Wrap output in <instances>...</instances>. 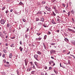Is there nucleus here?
Segmentation results:
<instances>
[{
	"label": "nucleus",
	"instance_id": "obj_1",
	"mask_svg": "<svg viewBox=\"0 0 75 75\" xmlns=\"http://www.w3.org/2000/svg\"><path fill=\"white\" fill-rule=\"evenodd\" d=\"M1 23L2 24H4V23H5V22H6V21H5V20L4 19H2L1 20Z\"/></svg>",
	"mask_w": 75,
	"mask_h": 75
},
{
	"label": "nucleus",
	"instance_id": "obj_2",
	"mask_svg": "<svg viewBox=\"0 0 75 75\" xmlns=\"http://www.w3.org/2000/svg\"><path fill=\"white\" fill-rule=\"evenodd\" d=\"M34 57L36 59V60H37V61H38V60L37 59V58H38V55H37V54H35L34 56Z\"/></svg>",
	"mask_w": 75,
	"mask_h": 75
},
{
	"label": "nucleus",
	"instance_id": "obj_3",
	"mask_svg": "<svg viewBox=\"0 0 75 75\" xmlns=\"http://www.w3.org/2000/svg\"><path fill=\"white\" fill-rule=\"evenodd\" d=\"M42 39L41 38H39L36 39V41H40Z\"/></svg>",
	"mask_w": 75,
	"mask_h": 75
},
{
	"label": "nucleus",
	"instance_id": "obj_4",
	"mask_svg": "<svg viewBox=\"0 0 75 75\" xmlns=\"http://www.w3.org/2000/svg\"><path fill=\"white\" fill-rule=\"evenodd\" d=\"M35 65H36L37 68H41V67H40V66L39 65L35 63Z\"/></svg>",
	"mask_w": 75,
	"mask_h": 75
},
{
	"label": "nucleus",
	"instance_id": "obj_5",
	"mask_svg": "<svg viewBox=\"0 0 75 75\" xmlns=\"http://www.w3.org/2000/svg\"><path fill=\"white\" fill-rule=\"evenodd\" d=\"M55 51L54 50H50L51 54H53V53H55Z\"/></svg>",
	"mask_w": 75,
	"mask_h": 75
},
{
	"label": "nucleus",
	"instance_id": "obj_6",
	"mask_svg": "<svg viewBox=\"0 0 75 75\" xmlns=\"http://www.w3.org/2000/svg\"><path fill=\"white\" fill-rule=\"evenodd\" d=\"M42 24L41 23V22H39L37 24V25L38 26H41L42 25Z\"/></svg>",
	"mask_w": 75,
	"mask_h": 75
},
{
	"label": "nucleus",
	"instance_id": "obj_7",
	"mask_svg": "<svg viewBox=\"0 0 75 75\" xmlns=\"http://www.w3.org/2000/svg\"><path fill=\"white\" fill-rule=\"evenodd\" d=\"M45 8H46V10H50V7L45 6Z\"/></svg>",
	"mask_w": 75,
	"mask_h": 75
},
{
	"label": "nucleus",
	"instance_id": "obj_8",
	"mask_svg": "<svg viewBox=\"0 0 75 75\" xmlns=\"http://www.w3.org/2000/svg\"><path fill=\"white\" fill-rule=\"evenodd\" d=\"M45 3H46V1H42L41 4H45Z\"/></svg>",
	"mask_w": 75,
	"mask_h": 75
},
{
	"label": "nucleus",
	"instance_id": "obj_9",
	"mask_svg": "<svg viewBox=\"0 0 75 75\" xmlns=\"http://www.w3.org/2000/svg\"><path fill=\"white\" fill-rule=\"evenodd\" d=\"M25 65L26 66H27V64H28V61H27V60H25Z\"/></svg>",
	"mask_w": 75,
	"mask_h": 75
},
{
	"label": "nucleus",
	"instance_id": "obj_10",
	"mask_svg": "<svg viewBox=\"0 0 75 75\" xmlns=\"http://www.w3.org/2000/svg\"><path fill=\"white\" fill-rule=\"evenodd\" d=\"M0 36L2 39H3V38H4V36L3 35V34Z\"/></svg>",
	"mask_w": 75,
	"mask_h": 75
},
{
	"label": "nucleus",
	"instance_id": "obj_11",
	"mask_svg": "<svg viewBox=\"0 0 75 75\" xmlns=\"http://www.w3.org/2000/svg\"><path fill=\"white\" fill-rule=\"evenodd\" d=\"M19 4L20 5H21V6H24V4L21 2H20L19 3Z\"/></svg>",
	"mask_w": 75,
	"mask_h": 75
},
{
	"label": "nucleus",
	"instance_id": "obj_12",
	"mask_svg": "<svg viewBox=\"0 0 75 75\" xmlns=\"http://www.w3.org/2000/svg\"><path fill=\"white\" fill-rule=\"evenodd\" d=\"M64 40L66 42H69V40H68V39H67V38H65L64 39Z\"/></svg>",
	"mask_w": 75,
	"mask_h": 75
},
{
	"label": "nucleus",
	"instance_id": "obj_13",
	"mask_svg": "<svg viewBox=\"0 0 75 75\" xmlns=\"http://www.w3.org/2000/svg\"><path fill=\"white\" fill-rule=\"evenodd\" d=\"M9 58H12V53H11L10 54Z\"/></svg>",
	"mask_w": 75,
	"mask_h": 75
},
{
	"label": "nucleus",
	"instance_id": "obj_14",
	"mask_svg": "<svg viewBox=\"0 0 75 75\" xmlns=\"http://www.w3.org/2000/svg\"><path fill=\"white\" fill-rule=\"evenodd\" d=\"M20 50V51H23V48L21 47H20V48H19Z\"/></svg>",
	"mask_w": 75,
	"mask_h": 75
},
{
	"label": "nucleus",
	"instance_id": "obj_15",
	"mask_svg": "<svg viewBox=\"0 0 75 75\" xmlns=\"http://www.w3.org/2000/svg\"><path fill=\"white\" fill-rule=\"evenodd\" d=\"M37 53H38V54H41V52L39 51H38L37 52Z\"/></svg>",
	"mask_w": 75,
	"mask_h": 75
},
{
	"label": "nucleus",
	"instance_id": "obj_16",
	"mask_svg": "<svg viewBox=\"0 0 75 75\" xmlns=\"http://www.w3.org/2000/svg\"><path fill=\"white\" fill-rule=\"evenodd\" d=\"M38 14H42V12L40 11L38 13Z\"/></svg>",
	"mask_w": 75,
	"mask_h": 75
},
{
	"label": "nucleus",
	"instance_id": "obj_17",
	"mask_svg": "<svg viewBox=\"0 0 75 75\" xmlns=\"http://www.w3.org/2000/svg\"><path fill=\"white\" fill-rule=\"evenodd\" d=\"M52 23L53 24H55V22H54V20H52Z\"/></svg>",
	"mask_w": 75,
	"mask_h": 75
},
{
	"label": "nucleus",
	"instance_id": "obj_18",
	"mask_svg": "<svg viewBox=\"0 0 75 75\" xmlns=\"http://www.w3.org/2000/svg\"><path fill=\"white\" fill-rule=\"evenodd\" d=\"M36 34L37 35H38V36H39V35H41V33H37Z\"/></svg>",
	"mask_w": 75,
	"mask_h": 75
},
{
	"label": "nucleus",
	"instance_id": "obj_19",
	"mask_svg": "<svg viewBox=\"0 0 75 75\" xmlns=\"http://www.w3.org/2000/svg\"><path fill=\"white\" fill-rule=\"evenodd\" d=\"M45 72V71L42 72L41 73V75H44V73Z\"/></svg>",
	"mask_w": 75,
	"mask_h": 75
},
{
	"label": "nucleus",
	"instance_id": "obj_20",
	"mask_svg": "<svg viewBox=\"0 0 75 75\" xmlns=\"http://www.w3.org/2000/svg\"><path fill=\"white\" fill-rule=\"evenodd\" d=\"M40 20V19H39V18H36V21H39Z\"/></svg>",
	"mask_w": 75,
	"mask_h": 75
},
{
	"label": "nucleus",
	"instance_id": "obj_21",
	"mask_svg": "<svg viewBox=\"0 0 75 75\" xmlns=\"http://www.w3.org/2000/svg\"><path fill=\"white\" fill-rule=\"evenodd\" d=\"M67 29L69 31H72V29H71L69 28H68Z\"/></svg>",
	"mask_w": 75,
	"mask_h": 75
},
{
	"label": "nucleus",
	"instance_id": "obj_22",
	"mask_svg": "<svg viewBox=\"0 0 75 75\" xmlns=\"http://www.w3.org/2000/svg\"><path fill=\"white\" fill-rule=\"evenodd\" d=\"M50 44L51 45H55L56 44L55 43H52Z\"/></svg>",
	"mask_w": 75,
	"mask_h": 75
},
{
	"label": "nucleus",
	"instance_id": "obj_23",
	"mask_svg": "<svg viewBox=\"0 0 75 75\" xmlns=\"http://www.w3.org/2000/svg\"><path fill=\"white\" fill-rule=\"evenodd\" d=\"M54 72H55L56 74H58V71H55V70H54Z\"/></svg>",
	"mask_w": 75,
	"mask_h": 75
},
{
	"label": "nucleus",
	"instance_id": "obj_24",
	"mask_svg": "<svg viewBox=\"0 0 75 75\" xmlns=\"http://www.w3.org/2000/svg\"><path fill=\"white\" fill-rule=\"evenodd\" d=\"M72 44H74V45H75V41H73L72 42Z\"/></svg>",
	"mask_w": 75,
	"mask_h": 75
},
{
	"label": "nucleus",
	"instance_id": "obj_25",
	"mask_svg": "<svg viewBox=\"0 0 75 75\" xmlns=\"http://www.w3.org/2000/svg\"><path fill=\"white\" fill-rule=\"evenodd\" d=\"M71 13L72 14H74V11L73 10H72L71 11Z\"/></svg>",
	"mask_w": 75,
	"mask_h": 75
},
{
	"label": "nucleus",
	"instance_id": "obj_26",
	"mask_svg": "<svg viewBox=\"0 0 75 75\" xmlns=\"http://www.w3.org/2000/svg\"><path fill=\"white\" fill-rule=\"evenodd\" d=\"M7 27H10V24H9V23H8L7 24Z\"/></svg>",
	"mask_w": 75,
	"mask_h": 75
},
{
	"label": "nucleus",
	"instance_id": "obj_27",
	"mask_svg": "<svg viewBox=\"0 0 75 75\" xmlns=\"http://www.w3.org/2000/svg\"><path fill=\"white\" fill-rule=\"evenodd\" d=\"M47 38V35H45V36L44 37V38L45 40L46 38Z\"/></svg>",
	"mask_w": 75,
	"mask_h": 75
},
{
	"label": "nucleus",
	"instance_id": "obj_28",
	"mask_svg": "<svg viewBox=\"0 0 75 75\" xmlns=\"http://www.w3.org/2000/svg\"><path fill=\"white\" fill-rule=\"evenodd\" d=\"M23 20L24 22H26V20L25 19H23Z\"/></svg>",
	"mask_w": 75,
	"mask_h": 75
},
{
	"label": "nucleus",
	"instance_id": "obj_29",
	"mask_svg": "<svg viewBox=\"0 0 75 75\" xmlns=\"http://www.w3.org/2000/svg\"><path fill=\"white\" fill-rule=\"evenodd\" d=\"M72 19L73 23H74L75 22V20H74V19L73 18H72Z\"/></svg>",
	"mask_w": 75,
	"mask_h": 75
},
{
	"label": "nucleus",
	"instance_id": "obj_30",
	"mask_svg": "<svg viewBox=\"0 0 75 75\" xmlns=\"http://www.w3.org/2000/svg\"><path fill=\"white\" fill-rule=\"evenodd\" d=\"M55 1H56V0H52V3H54Z\"/></svg>",
	"mask_w": 75,
	"mask_h": 75
},
{
	"label": "nucleus",
	"instance_id": "obj_31",
	"mask_svg": "<svg viewBox=\"0 0 75 75\" xmlns=\"http://www.w3.org/2000/svg\"><path fill=\"white\" fill-rule=\"evenodd\" d=\"M3 33L5 35H6V34H7V33H6V32H5V31H3Z\"/></svg>",
	"mask_w": 75,
	"mask_h": 75
},
{
	"label": "nucleus",
	"instance_id": "obj_32",
	"mask_svg": "<svg viewBox=\"0 0 75 75\" xmlns=\"http://www.w3.org/2000/svg\"><path fill=\"white\" fill-rule=\"evenodd\" d=\"M5 8H6V6H5L3 7L2 10H4V9H5Z\"/></svg>",
	"mask_w": 75,
	"mask_h": 75
},
{
	"label": "nucleus",
	"instance_id": "obj_33",
	"mask_svg": "<svg viewBox=\"0 0 75 75\" xmlns=\"http://www.w3.org/2000/svg\"><path fill=\"white\" fill-rule=\"evenodd\" d=\"M3 51L5 53H6V50L4 49V50Z\"/></svg>",
	"mask_w": 75,
	"mask_h": 75
},
{
	"label": "nucleus",
	"instance_id": "obj_34",
	"mask_svg": "<svg viewBox=\"0 0 75 75\" xmlns=\"http://www.w3.org/2000/svg\"><path fill=\"white\" fill-rule=\"evenodd\" d=\"M35 72V71H33L31 73L32 74H34V73Z\"/></svg>",
	"mask_w": 75,
	"mask_h": 75
},
{
	"label": "nucleus",
	"instance_id": "obj_35",
	"mask_svg": "<svg viewBox=\"0 0 75 75\" xmlns=\"http://www.w3.org/2000/svg\"><path fill=\"white\" fill-rule=\"evenodd\" d=\"M41 21H44V18H42L41 19Z\"/></svg>",
	"mask_w": 75,
	"mask_h": 75
},
{
	"label": "nucleus",
	"instance_id": "obj_36",
	"mask_svg": "<svg viewBox=\"0 0 75 75\" xmlns=\"http://www.w3.org/2000/svg\"><path fill=\"white\" fill-rule=\"evenodd\" d=\"M43 26L45 27H47V25H46V24H45L44 25H43Z\"/></svg>",
	"mask_w": 75,
	"mask_h": 75
},
{
	"label": "nucleus",
	"instance_id": "obj_37",
	"mask_svg": "<svg viewBox=\"0 0 75 75\" xmlns=\"http://www.w3.org/2000/svg\"><path fill=\"white\" fill-rule=\"evenodd\" d=\"M62 5L63 7H65V5L64 4H62Z\"/></svg>",
	"mask_w": 75,
	"mask_h": 75
},
{
	"label": "nucleus",
	"instance_id": "obj_38",
	"mask_svg": "<svg viewBox=\"0 0 75 75\" xmlns=\"http://www.w3.org/2000/svg\"><path fill=\"white\" fill-rule=\"evenodd\" d=\"M13 46H14V44H12L11 45V47H13Z\"/></svg>",
	"mask_w": 75,
	"mask_h": 75
},
{
	"label": "nucleus",
	"instance_id": "obj_39",
	"mask_svg": "<svg viewBox=\"0 0 75 75\" xmlns=\"http://www.w3.org/2000/svg\"><path fill=\"white\" fill-rule=\"evenodd\" d=\"M52 69V67H49V69H50V70H51Z\"/></svg>",
	"mask_w": 75,
	"mask_h": 75
},
{
	"label": "nucleus",
	"instance_id": "obj_40",
	"mask_svg": "<svg viewBox=\"0 0 75 75\" xmlns=\"http://www.w3.org/2000/svg\"><path fill=\"white\" fill-rule=\"evenodd\" d=\"M71 31L73 33H75V31L74 30L72 29Z\"/></svg>",
	"mask_w": 75,
	"mask_h": 75
},
{
	"label": "nucleus",
	"instance_id": "obj_41",
	"mask_svg": "<svg viewBox=\"0 0 75 75\" xmlns=\"http://www.w3.org/2000/svg\"><path fill=\"white\" fill-rule=\"evenodd\" d=\"M33 69H35V66L34 65H33Z\"/></svg>",
	"mask_w": 75,
	"mask_h": 75
},
{
	"label": "nucleus",
	"instance_id": "obj_42",
	"mask_svg": "<svg viewBox=\"0 0 75 75\" xmlns=\"http://www.w3.org/2000/svg\"><path fill=\"white\" fill-rule=\"evenodd\" d=\"M57 21H60V19H59L57 18Z\"/></svg>",
	"mask_w": 75,
	"mask_h": 75
},
{
	"label": "nucleus",
	"instance_id": "obj_43",
	"mask_svg": "<svg viewBox=\"0 0 75 75\" xmlns=\"http://www.w3.org/2000/svg\"><path fill=\"white\" fill-rule=\"evenodd\" d=\"M47 34H51V32H48V33H47Z\"/></svg>",
	"mask_w": 75,
	"mask_h": 75
},
{
	"label": "nucleus",
	"instance_id": "obj_44",
	"mask_svg": "<svg viewBox=\"0 0 75 75\" xmlns=\"http://www.w3.org/2000/svg\"><path fill=\"white\" fill-rule=\"evenodd\" d=\"M70 15V12H69L68 13V16H69Z\"/></svg>",
	"mask_w": 75,
	"mask_h": 75
},
{
	"label": "nucleus",
	"instance_id": "obj_45",
	"mask_svg": "<svg viewBox=\"0 0 75 75\" xmlns=\"http://www.w3.org/2000/svg\"><path fill=\"white\" fill-rule=\"evenodd\" d=\"M20 43L21 45H22V42L21 41L20 42Z\"/></svg>",
	"mask_w": 75,
	"mask_h": 75
},
{
	"label": "nucleus",
	"instance_id": "obj_46",
	"mask_svg": "<svg viewBox=\"0 0 75 75\" xmlns=\"http://www.w3.org/2000/svg\"><path fill=\"white\" fill-rule=\"evenodd\" d=\"M27 32H28V31H29V29L28 28H27Z\"/></svg>",
	"mask_w": 75,
	"mask_h": 75
},
{
	"label": "nucleus",
	"instance_id": "obj_47",
	"mask_svg": "<svg viewBox=\"0 0 75 75\" xmlns=\"http://www.w3.org/2000/svg\"><path fill=\"white\" fill-rule=\"evenodd\" d=\"M43 45L44 46V47H45V49H46V46H45V45L44 44H43Z\"/></svg>",
	"mask_w": 75,
	"mask_h": 75
},
{
	"label": "nucleus",
	"instance_id": "obj_48",
	"mask_svg": "<svg viewBox=\"0 0 75 75\" xmlns=\"http://www.w3.org/2000/svg\"><path fill=\"white\" fill-rule=\"evenodd\" d=\"M3 58H4V57H5V54H3Z\"/></svg>",
	"mask_w": 75,
	"mask_h": 75
},
{
	"label": "nucleus",
	"instance_id": "obj_49",
	"mask_svg": "<svg viewBox=\"0 0 75 75\" xmlns=\"http://www.w3.org/2000/svg\"><path fill=\"white\" fill-rule=\"evenodd\" d=\"M8 11H6V13H8Z\"/></svg>",
	"mask_w": 75,
	"mask_h": 75
},
{
	"label": "nucleus",
	"instance_id": "obj_50",
	"mask_svg": "<svg viewBox=\"0 0 75 75\" xmlns=\"http://www.w3.org/2000/svg\"><path fill=\"white\" fill-rule=\"evenodd\" d=\"M25 38H27V35H26L25 36Z\"/></svg>",
	"mask_w": 75,
	"mask_h": 75
},
{
	"label": "nucleus",
	"instance_id": "obj_51",
	"mask_svg": "<svg viewBox=\"0 0 75 75\" xmlns=\"http://www.w3.org/2000/svg\"><path fill=\"white\" fill-rule=\"evenodd\" d=\"M49 63L50 65H51V61L50 62H49Z\"/></svg>",
	"mask_w": 75,
	"mask_h": 75
},
{
	"label": "nucleus",
	"instance_id": "obj_52",
	"mask_svg": "<svg viewBox=\"0 0 75 75\" xmlns=\"http://www.w3.org/2000/svg\"><path fill=\"white\" fill-rule=\"evenodd\" d=\"M6 64H9V62H6Z\"/></svg>",
	"mask_w": 75,
	"mask_h": 75
},
{
	"label": "nucleus",
	"instance_id": "obj_53",
	"mask_svg": "<svg viewBox=\"0 0 75 75\" xmlns=\"http://www.w3.org/2000/svg\"><path fill=\"white\" fill-rule=\"evenodd\" d=\"M71 56H72V57H74V58H75V56H74V55H72Z\"/></svg>",
	"mask_w": 75,
	"mask_h": 75
},
{
	"label": "nucleus",
	"instance_id": "obj_54",
	"mask_svg": "<svg viewBox=\"0 0 75 75\" xmlns=\"http://www.w3.org/2000/svg\"><path fill=\"white\" fill-rule=\"evenodd\" d=\"M45 69H47V67H45Z\"/></svg>",
	"mask_w": 75,
	"mask_h": 75
},
{
	"label": "nucleus",
	"instance_id": "obj_55",
	"mask_svg": "<svg viewBox=\"0 0 75 75\" xmlns=\"http://www.w3.org/2000/svg\"><path fill=\"white\" fill-rule=\"evenodd\" d=\"M50 62H51V63H54V61H51Z\"/></svg>",
	"mask_w": 75,
	"mask_h": 75
},
{
	"label": "nucleus",
	"instance_id": "obj_56",
	"mask_svg": "<svg viewBox=\"0 0 75 75\" xmlns=\"http://www.w3.org/2000/svg\"><path fill=\"white\" fill-rule=\"evenodd\" d=\"M57 33H59V30H57Z\"/></svg>",
	"mask_w": 75,
	"mask_h": 75
},
{
	"label": "nucleus",
	"instance_id": "obj_57",
	"mask_svg": "<svg viewBox=\"0 0 75 75\" xmlns=\"http://www.w3.org/2000/svg\"><path fill=\"white\" fill-rule=\"evenodd\" d=\"M53 66H54V65H55V63H53Z\"/></svg>",
	"mask_w": 75,
	"mask_h": 75
},
{
	"label": "nucleus",
	"instance_id": "obj_58",
	"mask_svg": "<svg viewBox=\"0 0 75 75\" xmlns=\"http://www.w3.org/2000/svg\"><path fill=\"white\" fill-rule=\"evenodd\" d=\"M53 47H54L55 48H57V46H53Z\"/></svg>",
	"mask_w": 75,
	"mask_h": 75
},
{
	"label": "nucleus",
	"instance_id": "obj_59",
	"mask_svg": "<svg viewBox=\"0 0 75 75\" xmlns=\"http://www.w3.org/2000/svg\"><path fill=\"white\" fill-rule=\"evenodd\" d=\"M15 38L14 37H13V38H11V39H14Z\"/></svg>",
	"mask_w": 75,
	"mask_h": 75
},
{
	"label": "nucleus",
	"instance_id": "obj_60",
	"mask_svg": "<svg viewBox=\"0 0 75 75\" xmlns=\"http://www.w3.org/2000/svg\"><path fill=\"white\" fill-rule=\"evenodd\" d=\"M51 58H52V59H54V57H51Z\"/></svg>",
	"mask_w": 75,
	"mask_h": 75
},
{
	"label": "nucleus",
	"instance_id": "obj_61",
	"mask_svg": "<svg viewBox=\"0 0 75 75\" xmlns=\"http://www.w3.org/2000/svg\"><path fill=\"white\" fill-rule=\"evenodd\" d=\"M53 8L54 10H55V9L56 10V8H55V7H53Z\"/></svg>",
	"mask_w": 75,
	"mask_h": 75
},
{
	"label": "nucleus",
	"instance_id": "obj_62",
	"mask_svg": "<svg viewBox=\"0 0 75 75\" xmlns=\"http://www.w3.org/2000/svg\"><path fill=\"white\" fill-rule=\"evenodd\" d=\"M65 12H66L64 10L63 11V13H65Z\"/></svg>",
	"mask_w": 75,
	"mask_h": 75
},
{
	"label": "nucleus",
	"instance_id": "obj_63",
	"mask_svg": "<svg viewBox=\"0 0 75 75\" xmlns=\"http://www.w3.org/2000/svg\"><path fill=\"white\" fill-rule=\"evenodd\" d=\"M5 45H6V46H7V45H8V44L7 43H6V44H5Z\"/></svg>",
	"mask_w": 75,
	"mask_h": 75
},
{
	"label": "nucleus",
	"instance_id": "obj_64",
	"mask_svg": "<svg viewBox=\"0 0 75 75\" xmlns=\"http://www.w3.org/2000/svg\"><path fill=\"white\" fill-rule=\"evenodd\" d=\"M30 63L31 65H33V63L32 62H30Z\"/></svg>",
	"mask_w": 75,
	"mask_h": 75
}]
</instances>
